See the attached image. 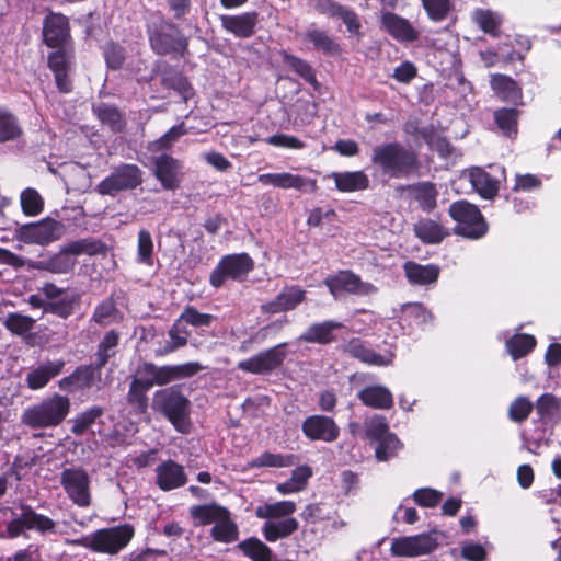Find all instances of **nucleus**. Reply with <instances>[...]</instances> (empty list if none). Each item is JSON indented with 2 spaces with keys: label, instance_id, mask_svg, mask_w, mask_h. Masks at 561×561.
Segmentation results:
<instances>
[{
  "label": "nucleus",
  "instance_id": "1",
  "mask_svg": "<svg viewBox=\"0 0 561 561\" xmlns=\"http://www.w3.org/2000/svg\"><path fill=\"white\" fill-rule=\"evenodd\" d=\"M371 164L388 179H409L420 173L419 154L403 146L391 141L377 145L371 149Z\"/></svg>",
  "mask_w": 561,
  "mask_h": 561
},
{
  "label": "nucleus",
  "instance_id": "2",
  "mask_svg": "<svg viewBox=\"0 0 561 561\" xmlns=\"http://www.w3.org/2000/svg\"><path fill=\"white\" fill-rule=\"evenodd\" d=\"M146 33L149 47L156 55L169 56L172 59L190 55V37L164 15L152 16L147 21Z\"/></svg>",
  "mask_w": 561,
  "mask_h": 561
},
{
  "label": "nucleus",
  "instance_id": "3",
  "mask_svg": "<svg viewBox=\"0 0 561 561\" xmlns=\"http://www.w3.org/2000/svg\"><path fill=\"white\" fill-rule=\"evenodd\" d=\"M151 408L164 416L181 434L191 431V402L180 386H171L153 393Z\"/></svg>",
  "mask_w": 561,
  "mask_h": 561
},
{
  "label": "nucleus",
  "instance_id": "4",
  "mask_svg": "<svg viewBox=\"0 0 561 561\" xmlns=\"http://www.w3.org/2000/svg\"><path fill=\"white\" fill-rule=\"evenodd\" d=\"M70 399L55 393L24 410L21 422L30 428H51L60 425L70 412Z\"/></svg>",
  "mask_w": 561,
  "mask_h": 561
},
{
  "label": "nucleus",
  "instance_id": "5",
  "mask_svg": "<svg viewBox=\"0 0 561 561\" xmlns=\"http://www.w3.org/2000/svg\"><path fill=\"white\" fill-rule=\"evenodd\" d=\"M134 535L133 525L122 524L98 529L90 535L73 539L71 543L98 553L116 554L130 542Z\"/></svg>",
  "mask_w": 561,
  "mask_h": 561
},
{
  "label": "nucleus",
  "instance_id": "6",
  "mask_svg": "<svg viewBox=\"0 0 561 561\" xmlns=\"http://www.w3.org/2000/svg\"><path fill=\"white\" fill-rule=\"evenodd\" d=\"M448 214L456 222L455 234L469 240L486 236L489 224L477 205L466 199L455 201L449 205Z\"/></svg>",
  "mask_w": 561,
  "mask_h": 561
},
{
  "label": "nucleus",
  "instance_id": "7",
  "mask_svg": "<svg viewBox=\"0 0 561 561\" xmlns=\"http://www.w3.org/2000/svg\"><path fill=\"white\" fill-rule=\"evenodd\" d=\"M42 41L48 48L54 49L51 53L75 54L69 19L61 13L50 11L44 18Z\"/></svg>",
  "mask_w": 561,
  "mask_h": 561
},
{
  "label": "nucleus",
  "instance_id": "8",
  "mask_svg": "<svg viewBox=\"0 0 561 561\" xmlns=\"http://www.w3.org/2000/svg\"><path fill=\"white\" fill-rule=\"evenodd\" d=\"M254 270L253 259L245 252L224 255L209 275V284L220 288L226 280L243 282Z\"/></svg>",
  "mask_w": 561,
  "mask_h": 561
},
{
  "label": "nucleus",
  "instance_id": "9",
  "mask_svg": "<svg viewBox=\"0 0 561 561\" xmlns=\"http://www.w3.org/2000/svg\"><path fill=\"white\" fill-rule=\"evenodd\" d=\"M142 174L137 164L122 163L96 185V192L101 195L115 196L123 191H133L142 184Z\"/></svg>",
  "mask_w": 561,
  "mask_h": 561
},
{
  "label": "nucleus",
  "instance_id": "10",
  "mask_svg": "<svg viewBox=\"0 0 561 561\" xmlns=\"http://www.w3.org/2000/svg\"><path fill=\"white\" fill-rule=\"evenodd\" d=\"M66 231L61 221L46 217L36 222L24 224L15 229V238L26 244L47 245L59 240Z\"/></svg>",
  "mask_w": 561,
  "mask_h": 561
},
{
  "label": "nucleus",
  "instance_id": "11",
  "mask_svg": "<svg viewBox=\"0 0 561 561\" xmlns=\"http://www.w3.org/2000/svg\"><path fill=\"white\" fill-rule=\"evenodd\" d=\"M60 484L68 499L77 506L85 508L92 503L91 480L82 467L66 468L60 473Z\"/></svg>",
  "mask_w": 561,
  "mask_h": 561
},
{
  "label": "nucleus",
  "instance_id": "12",
  "mask_svg": "<svg viewBox=\"0 0 561 561\" xmlns=\"http://www.w3.org/2000/svg\"><path fill=\"white\" fill-rule=\"evenodd\" d=\"M288 343L283 342L238 363V368L253 375H267L283 366Z\"/></svg>",
  "mask_w": 561,
  "mask_h": 561
},
{
  "label": "nucleus",
  "instance_id": "13",
  "mask_svg": "<svg viewBox=\"0 0 561 561\" xmlns=\"http://www.w3.org/2000/svg\"><path fill=\"white\" fill-rule=\"evenodd\" d=\"M203 366L197 362H188L180 365L157 366L153 363H144L140 373L150 376L149 382L158 386L168 385L171 381L190 378L198 374Z\"/></svg>",
  "mask_w": 561,
  "mask_h": 561
},
{
  "label": "nucleus",
  "instance_id": "14",
  "mask_svg": "<svg viewBox=\"0 0 561 561\" xmlns=\"http://www.w3.org/2000/svg\"><path fill=\"white\" fill-rule=\"evenodd\" d=\"M323 284L334 297L346 293L351 295H370L377 291V287L363 282L360 276L351 270H340L324 278Z\"/></svg>",
  "mask_w": 561,
  "mask_h": 561
},
{
  "label": "nucleus",
  "instance_id": "15",
  "mask_svg": "<svg viewBox=\"0 0 561 561\" xmlns=\"http://www.w3.org/2000/svg\"><path fill=\"white\" fill-rule=\"evenodd\" d=\"M365 434L368 439L377 442L375 456L378 461H388L402 447L400 439L389 432V426L383 421L371 422Z\"/></svg>",
  "mask_w": 561,
  "mask_h": 561
},
{
  "label": "nucleus",
  "instance_id": "16",
  "mask_svg": "<svg viewBox=\"0 0 561 561\" xmlns=\"http://www.w3.org/2000/svg\"><path fill=\"white\" fill-rule=\"evenodd\" d=\"M438 547L435 537L423 533L414 536L393 538L390 552L394 557H419L433 552Z\"/></svg>",
  "mask_w": 561,
  "mask_h": 561
},
{
  "label": "nucleus",
  "instance_id": "17",
  "mask_svg": "<svg viewBox=\"0 0 561 561\" xmlns=\"http://www.w3.org/2000/svg\"><path fill=\"white\" fill-rule=\"evenodd\" d=\"M301 432L309 440L333 443L340 436V427L331 417L322 414L307 416L301 423Z\"/></svg>",
  "mask_w": 561,
  "mask_h": 561
},
{
  "label": "nucleus",
  "instance_id": "18",
  "mask_svg": "<svg viewBox=\"0 0 561 561\" xmlns=\"http://www.w3.org/2000/svg\"><path fill=\"white\" fill-rule=\"evenodd\" d=\"M380 25L399 43H413L420 38V32L411 22L394 12H383L380 18Z\"/></svg>",
  "mask_w": 561,
  "mask_h": 561
},
{
  "label": "nucleus",
  "instance_id": "19",
  "mask_svg": "<svg viewBox=\"0 0 561 561\" xmlns=\"http://www.w3.org/2000/svg\"><path fill=\"white\" fill-rule=\"evenodd\" d=\"M259 22L260 18L256 11L220 15L221 27L238 38L252 37L256 33Z\"/></svg>",
  "mask_w": 561,
  "mask_h": 561
},
{
  "label": "nucleus",
  "instance_id": "20",
  "mask_svg": "<svg viewBox=\"0 0 561 561\" xmlns=\"http://www.w3.org/2000/svg\"><path fill=\"white\" fill-rule=\"evenodd\" d=\"M102 368H96V364L79 365L69 375L58 381V386L62 391L72 393L79 390L90 389L95 379H100Z\"/></svg>",
  "mask_w": 561,
  "mask_h": 561
},
{
  "label": "nucleus",
  "instance_id": "21",
  "mask_svg": "<svg viewBox=\"0 0 561 561\" xmlns=\"http://www.w3.org/2000/svg\"><path fill=\"white\" fill-rule=\"evenodd\" d=\"M153 165V174L164 190L175 191L180 187L179 173L182 169L180 160L163 153L154 158Z\"/></svg>",
  "mask_w": 561,
  "mask_h": 561
},
{
  "label": "nucleus",
  "instance_id": "22",
  "mask_svg": "<svg viewBox=\"0 0 561 561\" xmlns=\"http://www.w3.org/2000/svg\"><path fill=\"white\" fill-rule=\"evenodd\" d=\"M305 300L306 290L302 287L298 285L285 286L273 300L263 304L261 309L263 313L276 314L294 310Z\"/></svg>",
  "mask_w": 561,
  "mask_h": 561
},
{
  "label": "nucleus",
  "instance_id": "23",
  "mask_svg": "<svg viewBox=\"0 0 561 561\" xmlns=\"http://www.w3.org/2000/svg\"><path fill=\"white\" fill-rule=\"evenodd\" d=\"M73 59L75 54L49 53L47 56V66L54 75L56 88L60 93L67 94L73 90L72 80L69 76Z\"/></svg>",
  "mask_w": 561,
  "mask_h": 561
},
{
  "label": "nucleus",
  "instance_id": "24",
  "mask_svg": "<svg viewBox=\"0 0 561 561\" xmlns=\"http://www.w3.org/2000/svg\"><path fill=\"white\" fill-rule=\"evenodd\" d=\"M156 483L162 491H171L186 484L184 467L174 460L162 461L156 469Z\"/></svg>",
  "mask_w": 561,
  "mask_h": 561
},
{
  "label": "nucleus",
  "instance_id": "25",
  "mask_svg": "<svg viewBox=\"0 0 561 561\" xmlns=\"http://www.w3.org/2000/svg\"><path fill=\"white\" fill-rule=\"evenodd\" d=\"M316 10L320 14H327L330 18L342 20L350 33L359 34L362 23L358 14L353 9H350L336 1L324 0L319 1L316 4Z\"/></svg>",
  "mask_w": 561,
  "mask_h": 561
},
{
  "label": "nucleus",
  "instance_id": "26",
  "mask_svg": "<svg viewBox=\"0 0 561 561\" xmlns=\"http://www.w3.org/2000/svg\"><path fill=\"white\" fill-rule=\"evenodd\" d=\"M407 280L412 286H428L438 280L440 268L436 264H420L415 261H407L403 264Z\"/></svg>",
  "mask_w": 561,
  "mask_h": 561
},
{
  "label": "nucleus",
  "instance_id": "27",
  "mask_svg": "<svg viewBox=\"0 0 561 561\" xmlns=\"http://www.w3.org/2000/svg\"><path fill=\"white\" fill-rule=\"evenodd\" d=\"M343 352L353 358L370 366H387L390 360L382 354L375 352L368 343L359 337H352L343 345Z\"/></svg>",
  "mask_w": 561,
  "mask_h": 561
},
{
  "label": "nucleus",
  "instance_id": "28",
  "mask_svg": "<svg viewBox=\"0 0 561 561\" xmlns=\"http://www.w3.org/2000/svg\"><path fill=\"white\" fill-rule=\"evenodd\" d=\"M468 179L474 191L484 199H493L500 190V181L481 167L468 170Z\"/></svg>",
  "mask_w": 561,
  "mask_h": 561
},
{
  "label": "nucleus",
  "instance_id": "29",
  "mask_svg": "<svg viewBox=\"0 0 561 561\" xmlns=\"http://www.w3.org/2000/svg\"><path fill=\"white\" fill-rule=\"evenodd\" d=\"M341 328H343V324L333 320L312 323L298 340L305 343L327 345L335 341L334 331Z\"/></svg>",
  "mask_w": 561,
  "mask_h": 561
},
{
  "label": "nucleus",
  "instance_id": "30",
  "mask_svg": "<svg viewBox=\"0 0 561 561\" xmlns=\"http://www.w3.org/2000/svg\"><path fill=\"white\" fill-rule=\"evenodd\" d=\"M35 323V319L20 312L8 313L3 322L5 329L9 332H11L13 335L22 337L30 346H34L36 344L37 333L31 332Z\"/></svg>",
  "mask_w": 561,
  "mask_h": 561
},
{
  "label": "nucleus",
  "instance_id": "31",
  "mask_svg": "<svg viewBox=\"0 0 561 561\" xmlns=\"http://www.w3.org/2000/svg\"><path fill=\"white\" fill-rule=\"evenodd\" d=\"M413 232L425 244H438L449 236V231L439 220L421 218L413 226Z\"/></svg>",
  "mask_w": 561,
  "mask_h": 561
},
{
  "label": "nucleus",
  "instance_id": "32",
  "mask_svg": "<svg viewBox=\"0 0 561 561\" xmlns=\"http://www.w3.org/2000/svg\"><path fill=\"white\" fill-rule=\"evenodd\" d=\"M490 85L501 101L516 105L522 103V88L511 77L502 73H494L491 76Z\"/></svg>",
  "mask_w": 561,
  "mask_h": 561
},
{
  "label": "nucleus",
  "instance_id": "33",
  "mask_svg": "<svg viewBox=\"0 0 561 561\" xmlns=\"http://www.w3.org/2000/svg\"><path fill=\"white\" fill-rule=\"evenodd\" d=\"M92 112L102 125L107 126L115 134L123 133L126 128L125 115L115 105L105 102L93 104Z\"/></svg>",
  "mask_w": 561,
  "mask_h": 561
},
{
  "label": "nucleus",
  "instance_id": "34",
  "mask_svg": "<svg viewBox=\"0 0 561 561\" xmlns=\"http://www.w3.org/2000/svg\"><path fill=\"white\" fill-rule=\"evenodd\" d=\"M407 190L424 213H432L437 207L439 192L436 184L430 181L417 182L407 186Z\"/></svg>",
  "mask_w": 561,
  "mask_h": 561
},
{
  "label": "nucleus",
  "instance_id": "35",
  "mask_svg": "<svg viewBox=\"0 0 561 561\" xmlns=\"http://www.w3.org/2000/svg\"><path fill=\"white\" fill-rule=\"evenodd\" d=\"M330 176L334 180L336 190L342 193L365 191L370 184L368 175L362 170L332 172Z\"/></svg>",
  "mask_w": 561,
  "mask_h": 561
},
{
  "label": "nucleus",
  "instance_id": "36",
  "mask_svg": "<svg viewBox=\"0 0 561 561\" xmlns=\"http://www.w3.org/2000/svg\"><path fill=\"white\" fill-rule=\"evenodd\" d=\"M153 387V382L142 378H134L129 385L126 396L128 405L137 415H142L148 411V396L147 392Z\"/></svg>",
  "mask_w": 561,
  "mask_h": 561
},
{
  "label": "nucleus",
  "instance_id": "37",
  "mask_svg": "<svg viewBox=\"0 0 561 561\" xmlns=\"http://www.w3.org/2000/svg\"><path fill=\"white\" fill-rule=\"evenodd\" d=\"M65 367V360L47 362L30 371L26 376L27 387L32 390L44 388L54 377L58 376Z\"/></svg>",
  "mask_w": 561,
  "mask_h": 561
},
{
  "label": "nucleus",
  "instance_id": "38",
  "mask_svg": "<svg viewBox=\"0 0 561 561\" xmlns=\"http://www.w3.org/2000/svg\"><path fill=\"white\" fill-rule=\"evenodd\" d=\"M69 255L68 251H66V245H64L59 252L46 260L30 261L28 267L53 274H66L75 266V261H72Z\"/></svg>",
  "mask_w": 561,
  "mask_h": 561
},
{
  "label": "nucleus",
  "instance_id": "39",
  "mask_svg": "<svg viewBox=\"0 0 561 561\" xmlns=\"http://www.w3.org/2000/svg\"><path fill=\"white\" fill-rule=\"evenodd\" d=\"M227 514L228 508L215 502L193 505L190 508V516L196 527L216 524L219 519L226 518Z\"/></svg>",
  "mask_w": 561,
  "mask_h": 561
},
{
  "label": "nucleus",
  "instance_id": "40",
  "mask_svg": "<svg viewBox=\"0 0 561 561\" xmlns=\"http://www.w3.org/2000/svg\"><path fill=\"white\" fill-rule=\"evenodd\" d=\"M357 397L364 405L373 409L388 410L393 405L392 393L382 386H367Z\"/></svg>",
  "mask_w": 561,
  "mask_h": 561
},
{
  "label": "nucleus",
  "instance_id": "41",
  "mask_svg": "<svg viewBox=\"0 0 561 561\" xmlns=\"http://www.w3.org/2000/svg\"><path fill=\"white\" fill-rule=\"evenodd\" d=\"M279 55L282 57L283 62L297 76L302 78L307 83H309L314 90L320 89V82L317 79L316 71L312 66L305 59L295 56L287 50H280Z\"/></svg>",
  "mask_w": 561,
  "mask_h": 561
},
{
  "label": "nucleus",
  "instance_id": "42",
  "mask_svg": "<svg viewBox=\"0 0 561 561\" xmlns=\"http://www.w3.org/2000/svg\"><path fill=\"white\" fill-rule=\"evenodd\" d=\"M299 528V522L295 517H288L276 522H265L262 534L266 541L275 542L279 539L289 538Z\"/></svg>",
  "mask_w": 561,
  "mask_h": 561
},
{
  "label": "nucleus",
  "instance_id": "43",
  "mask_svg": "<svg viewBox=\"0 0 561 561\" xmlns=\"http://www.w3.org/2000/svg\"><path fill=\"white\" fill-rule=\"evenodd\" d=\"M161 84L165 89L175 91L184 102H187L195 94L194 88L188 79L180 71H165L161 78Z\"/></svg>",
  "mask_w": 561,
  "mask_h": 561
},
{
  "label": "nucleus",
  "instance_id": "44",
  "mask_svg": "<svg viewBox=\"0 0 561 561\" xmlns=\"http://www.w3.org/2000/svg\"><path fill=\"white\" fill-rule=\"evenodd\" d=\"M23 135V128L15 114L0 106V144L18 140Z\"/></svg>",
  "mask_w": 561,
  "mask_h": 561
},
{
  "label": "nucleus",
  "instance_id": "45",
  "mask_svg": "<svg viewBox=\"0 0 561 561\" xmlns=\"http://www.w3.org/2000/svg\"><path fill=\"white\" fill-rule=\"evenodd\" d=\"M294 501H279L275 503H265L256 507L255 515L262 519H285L291 517L296 512Z\"/></svg>",
  "mask_w": 561,
  "mask_h": 561
},
{
  "label": "nucleus",
  "instance_id": "46",
  "mask_svg": "<svg viewBox=\"0 0 561 561\" xmlns=\"http://www.w3.org/2000/svg\"><path fill=\"white\" fill-rule=\"evenodd\" d=\"M66 251L70 255H89V256H95V255H104L107 252V245L100 239L94 238H83L79 240L71 241L66 244Z\"/></svg>",
  "mask_w": 561,
  "mask_h": 561
},
{
  "label": "nucleus",
  "instance_id": "47",
  "mask_svg": "<svg viewBox=\"0 0 561 561\" xmlns=\"http://www.w3.org/2000/svg\"><path fill=\"white\" fill-rule=\"evenodd\" d=\"M304 39L311 43L314 49L329 56L340 55L342 49L340 45L322 30H308L304 34Z\"/></svg>",
  "mask_w": 561,
  "mask_h": 561
},
{
  "label": "nucleus",
  "instance_id": "48",
  "mask_svg": "<svg viewBox=\"0 0 561 561\" xmlns=\"http://www.w3.org/2000/svg\"><path fill=\"white\" fill-rule=\"evenodd\" d=\"M104 412L105 409L101 405H92L85 409L70 421L72 424L70 432L77 437L82 436L98 419L104 415Z\"/></svg>",
  "mask_w": 561,
  "mask_h": 561
},
{
  "label": "nucleus",
  "instance_id": "49",
  "mask_svg": "<svg viewBox=\"0 0 561 561\" xmlns=\"http://www.w3.org/2000/svg\"><path fill=\"white\" fill-rule=\"evenodd\" d=\"M537 340L527 333H516L506 341V348L514 360L527 356L534 351Z\"/></svg>",
  "mask_w": 561,
  "mask_h": 561
},
{
  "label": "nucleus",
  "instance_id": "50",
  "mask_svg": "<svg viewBox=\"0 0 561 561\" xmlns=\"http://www.w3.org/2000/svg\"><path fill=\"white\" fill-rule=\"evenodd\" d=\"M32 505L20 502L16 506L19 513L12 511V519L7 524V537L10 539L22 536L28 529Z\"/></svg>",
  "mask_w": 561,
  "mask_h": 561
},
{
  "label": "nucleus",
  "instance_id": "51",
  "mask_svg": "<svg viewBox=\"0 0 561 561\" xmlns=\"http://www.w3.org/2000/svg\"><path fill=\"white\" fill-rule=\"evenodd\" d=\"M297 456L294 454L283 455V454H274L271 451H264L256 458L252 459L249 462L250 468H285L291 467L296 463Z\"/></svg>",
  "mask_w": 561,
  "mask_h": 561
},
{
  "label": "nucleus",
  "instance_id": "52",
  "mask_svg": "<svg viewBox=\"0 0 561 561\" xmlns=\"http://www.w3.org/2000/svg\"><path fill=\"white\" fill-rule=\"evenodd\" d=\"M519 114L516 108L502 107L494 111V122L504 136L511 138L517 135Z\"/></svg>",
  "mask_w": 561,
  "mask_h": 561
},
{
  "label": "nucleus",
  "instance_id": "53",
  "mask_svg": "<svg viewBox=\"0 0 561 561\" xmlns=\"http://www.w3.org/2000/svg\"><path fill=\"white\" fill-rule=\"evenodd\" d=\"M237 548L252 561H272V550L256 537L240 541Z\"/></svg>",
  "mask_w": 561,
  "mask_h": 561
},
{
  "label": "nucleus",
  "instance_id": "54",
  "mask_svg": "<svg viewBox=\"0 0 561 561\" xmlns=\"http://www.w3.org/2000/svg\"><path fill=\"white\" fill-rule=\"evenodd\" d=\"M402 321L409 327H421L433 319V314L421 302H408L402 306Z\"/></svg>",
  "mask_w": 561,
  "mask_h": 561
},
{
  "label": "nucleus",
  "instance_id": "55",
  "mask_svg": "<svg viewBox=\"0 0 561 561\" xmlns=\"http://www.w3.org/2000/svg\"><path fill=\"white\" fill-rule=\"evenodd\" d=\"M211 538L217 542L231 543L238 540V525L231 519L228 511L227 517L219 519L210 529Z\"/></svg>",
  "mask_w": 561,
  "mask_h": 561
},
{
  "label": "nucleus",
  "instance_id": "56",
  "mask_svg": "<svg viewBox=\"0 0 561 561\" xmlns=\"http://www.w3.org/2000/svg\"><path fill=\"white\" fill-rule=\"evenodd\" d=\"M79 305L80 296L78 294L65 295L55 301H48L46 313H51L66 320L75 313Z\"/></svg>",
  "mask_w": 561,
  "mask_h": 561
},
{
  "label": "nucleus",
  "instance_id": "57",
  "mask_svg": "<svg viewBox=\"0 0 561 561\" xmlns=\"http://www.w3.org/2000/svg\"><path fill=\"white\" fill-rule=\"evenodd\" d=\"M119 343V333L115 330L106 332L98 345L95 364L96 368H103L108 363L110 358L115 355L114 348Z\"/></svg>",
  "mask_w": 561,
  "mask_h": 561
},
{
  "label": "nucleus",
  "instance_id": "58",
  "mask_svg": "<svg viewBox=\"0 0 561 561\" xmlns=\"http://www.w3.org/2000/svg\"><path fill=\"white\" fill-rule=\"evenodd\" d=\"M259 182L263 185H273L275 187L288 190L296 188L298 190L301 175L293 174L289 172L283 173H264L259 175Z\"/></svg>",
  "mask_w": 561,
  "mask_h": 561
},
{
  "label": "nucleus",
  "instance_id": "59",
  "mask_svg": "<svg viewBox=\"0 0 561 561\" xmlns=\"http://www.w3.org/2000/svg\"><path fill=\"white\" fill-rule=\"evenodd\" d=\"M474 23L485 33L493 37L500 35L501 19L489 9H477L473 12Z\"/></svg>",
  "mask_w": 561,
  "mask_h": 561
},
{
  "label": "nucleus",
  "instance_id": "60",
  "mask_svg": "<svg viewBox=\"0 0 561 561\" xmlns=\"http://www.w3.org/2000/svg\"><path fill=\"white\" fill-rule=\"evenodd\" d=\"M427 18L433 22H443L454 10L453 0H421Z\"/></svg>",
  "mask_w": 561,
  "mask_h": 561
},
{
  "label": "nucleus",
  "instance_id": "61",
  "mask_svg": "<svg viewBox=\"0 0 561 561\" xmlns=\"http://www.w3.org/2000/svg\"><path fill=\"white\" fill-rule=\"evenodd\" d=\"M20 204L25 216L34 217L44 210V199L41 194L32 187L22 191Z\"/></svg>",
  "mask_w": 561,
  "mask_h": 561
},
{
  "label": "nucleus",
  "instance_id": "62",
  "mask_svg": "<svg viewBox=\"0 0 561 561\" xmlns=\"http://www.w3.org/2000/svg\"><path fill=\"white\" fill-rule=\"evenodd\" d=\"M103 57L111 70H119L126 61V48L117 42L110 41L103 46Z\"/></svg>",
  "mask_w": 561,
  "mask_h": 561
},
{
  "label": "nucleus",
  "instance_id": "63",
  "mask_svg": "<svg viewBox=\"0 0 561 561\" xmlns=\"http://www.w3.org/2000/svg\"><path fill=\"white\" fill-rule=\"evenodd\" d=\"M215 319V316L210 313H202L194 306L187 305L178 318L176 322L183 321L194 328H208Z\"/></svg>",
  "mask_w": 561,
  "mask_h": 561
},
{
  "label": "nucleus",
  "instance_id": "64",
  "mask_svg": "<svg viewBox=\"0 0 561 561\" xmlns=\"http://www.w3.org/2000/svg\"><path fill=\"white\" fill-rule=\"evenodd\" d=\"M137 260L147 266L153 265V241L150 231L146 229L138 232Z\"/></svg>",
  "mask_w": 561,
  "mask_h": 561
}]
</instances>
